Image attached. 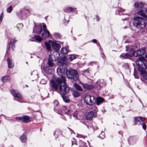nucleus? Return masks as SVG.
<instances>
[{
	"instance_id": "obj_1",
	"label": "nucleus",
	"mask_w": 147,
	"mask_h": 147,
	"mask_svg": "<svg viewBox=\"0 0 147 147\" xmlns=\"http://www.w3.org/2000/svg\"><path fill=\"white\" fill-rule=\"evenodd\" d=\"M65 64H63L59 66L57 69V72L58 75L61 77L56 79V81L58 84L65 83V78L63 76L67 71Z\"/></svg>"
},
{
	"instance_id": "obj_2",
	"label": "nucleus",
	"mask_w": 147,
	"mask_h": 147,
	"mask_svg": "<svg viewBox=\"0 0 147 147\" xmlns=\"http://www.w3.org/2000/svg\"><path fill=\"white\" fill-rule=\"evenodd\" d=\"M134 20V25L138 28L141 29L145 26L146 24L142 18L138 16L135 17Z\"/></svg>"
},
{
	"instance_id": "obj_3",
	"label": "nucleus",
	"mask_w": 147,
	"mask_h": 147,
	"mask_svg": "<svg viewBox=\"0 0 147 147\" xmlns=\"http://www.w3.org/2000/svg\"><path fill=\"white\" fill-rule=\"evenodd\" d=\"M146 61L145 59L142 57L139 58L136 61V64L138 66V70L140 72L146 68L144 63Z\"/></svg>"
},
{
	"instance_id": "obj_4",
	"label": "nucleus",
	"mask_w": 147,
	"mask_h": 147,
	"mask_svg": "<svg viewBox=\"0 0 147 147\" xmlns=\"http://www.w3.org/2000/svg\"><path fill=\"white\" fill-rule=\"evenodd\" d=\"M69 74H67L68 77L70 79L77 80L78 79V76L76 71L72 69H70L68 71Z\"/></svg>"
},
{
	"instance_id": "obj_5",
	"label": "nucleus",
	"mask_w": 147,
	"mask_h": 147,
	"mask_svg": "<svg viewBox=\"0 0 147 147\" xmlns=\"http://www.w3.org/2000/svg\"><path fill=\"white\" fill-rule=\"evenodd\" d=\"M59 93L61 95H65L68 92L69 89L68 87L64 83L63 85H61L59 87Z\"/></svg>"
},
{
	"instance_id": "obj_6",
	"label": "nucleus",
	"mask_w": 147,
	"mask_h": 147,
	"mask_svg": "<svg viewBox=\"0 0 147 147\" xmlns=\"http://www.w3.org/2000/svg\"><path fill=\"white\" fill-rule=\"evenodd\" d=\"M84 101L87 105H92L95 102V99L93 96L87 95L85 98Z\"/></svg>"
},
{
	"instance_id": "obj_7",
	"label": "nucleus",
	"mask_w": 147,
	"mask_h": 147,
	"mask_svg": "<svg viewBox=\"0 0 147 147\" xmlns=\"http://www.w3.org/2000/svg\"><path fill=\"white\" fill-rule=\"evenodd\" d=\"M43 32L42 33L41 36L44 38H46L50 36V32L47 29L46 26L45 24L43 25Z\"/></svg>"
},
{
	"instance_id": "obj_8",
	"label": "nucleus",
	"mask_w": 147,
	"mask_h": 147,
	"mask_svg": "<svg viewBox=\"0 0 147 147\" xmlns=\"http://www.w3.org/2000/svg\"><path fill=\"white\" fill-rule=\"evenodd\" d=\"M11 93L14 97L17 98L19 100L22 99V96L17 90H12L11 91Z\"/></svg>"
},
{
	"instance_id": "obj_9",
	"label": "nucleus",
	"mask_w": 147,
	"mask_h": 147,
	"mask_svg": "<svg viewBox=\"0 0 147 147\" xmlns=\"http://www.w3.org/2000/svg\"><path fill=\"white\" fill-rule=\"evenodd\" d=\"M95 114L92 111H90L86 115L85 118L87 120H91L94 117H95Z\"/></svg>"
},
{
	"instance_id": "obj_10",
	"label": "nucleus",
	"mask_w": 147,
	"mask_h": 147,
	"mask_svg": "<svg viewBox=\"0 0 147 147\" xmlns=\"http://www.w3.org/2000/svg\"><path fill=\"white\" fill-rule=\"evenodd\" d=\"M52 47L54 50L56 51H58L61 45L59 44L52 41Z\"/></svg>"
},
{
	"instance_id": "obj_11",
	"label": "nucleus",
	"mask_w": 147,
	"mask_h": 147,
	"mask_svg": "<svg viewBox=\"0 0 147 147\" xmlns=\"http://www.w3.org/2000/svg\"><path fill=\"white\" fill-rule=\"evenodd\" d=\"M52 41L49 40L48 42H45V45L48 51L51 50V45H52Z\"/></svg>"
},
{
	"instance_id": "obj_12",
	"label": "nucleus",
	"mask_w": 147,
	"mask_h": 147,
	"mask_svg": "<svg viewBox=\"0 0 147 147\" xmlns=\"http://www.w3.org/2000/svg\"><path fill=\"white\" fill-rule=\"evenodd\" d=\"M56 82H57L56 80H51V84L50 85L55 90L57 91L58 89V86Z\"/></svg>"
},
{
	"instance_id": "obj_13",
	"label": "nucleus",
	"mask_w": 147,
	"mask_h": 147,
	"mask_svg": "<svg viewBox=\"0 0 147 147\" xmlns=\"http://www.w3.org/2000/svg\"><path fill=\"white\" fill-rule=\"evenodd\" d=\"M38 30H39V34H40L42 32V28L41 26H39V25H38V26H36L35 25V27L34 28L33 32L38 33Z\"/></svg>"
},
{
	"instance_id": "obj_14",
	"label": "nucleus",
	"mask_w": 147,
	"mask_h": 147,
	"mask_svg": "<svg viewBox=\"0 0 147 147\" xmlns=\"http://www.w3.org/2000/svg\"><path fill=\"white\" fill-rule=\"evenodd\" d=\"M134 6L138 9H141L144 7V4L142 2H137L134 4Z\"/></svg>"
},
{
	"instance_id": "obj_15",
	"label": "nucleus",
	"mask_w": 147,
	"mask_h": 147,
	"mask_svg": "<svg viewBox=\"0 0 147 147\" xmlns=\"http://www.w3.org/2000/svg\"><path fill=\"white\" fill-rule=\"evenodd\" d=\"M63 109L64 110L65 113V114H67L70 116V119L71 118V114L72 113L73 111L70 109H67L65 107H64Z\"/></svg>"
},
{
	"instance_id": "obj_16",
	"label": "nucleus",
	"mask_w": 147,
	"mask_h": 147,
	"mask_svg": "<svg viewBox=\"0 0 147 147\" xmlns=\"http://www.w3.org/2000/svg\"><path fill=\"white\" fill-rule=\"evenodd\" d=\"M132 55L131 54V53H123L120 55V57L121 58L123 59L129 58Z\"/></svg>"
},
{
	"instance_id": "obj_17",
	"label": "nucleus",
	"mask_w": 147,
	"mask_h": 147,
	"mask_svg": "<svg viewBox=\"0 0 147 147\" xmlns=\"http://www.w3.org/2000/svg\"><path fill=\"white\" fill-rule=\"evenodd\" d=\"M7 62L9 68H11L13 67V64L12 62V60L11 59L9 58H7Z\"/></svg>"
},
{
	"instance_id": "obj_18",
	"label": "nucleus",
	"mask_w": 147,
	"mask_h": 147,
	"mask_svg": "<svg viewBox=\"0 0 147 147\" xmlns=\"http://www.w3.org/2000/svg\"><path fill=\"white\" fill-rule=\"evenodd\" d=\"M82 86L84 88L87 90L92 89L94 88L93 86L87 84H83Z\"/></svg>"
},
{
	"instance_id": "obj_19",
	"label": "nucleus",
	"mask_w": 147,
	"mask_h": 147,
	"mask_svg": "<svg viewBox=\"0 0 147 147\" xmlns=\"http://www.w3.org/2000/svg\"><path fill=\"white\" fill-rule=\"evenodd\" d=\"M137 14L138 15L144 17L146 19H147V16L145 14L143 10H141L138 11L137 12Z\"/></svg>"
},
{
	"instance_id": "obj_20",
	"label": "nucleus",
	"mask_w": 147,
	"mask_h": 147,
	"mask_svg": "<svg viewBox=\"0 0 147 147\" xmlns=\"http://www.w3.org/2000/svg\"><path fill=\"white\" fill-rule=\"evenodd\" d=\"M96 84L97 86L102 87L104 85V81L102 80H98L96 82Z\"/></svg>"
},
{
	"instance_id": "obj_21",
	"label": "nucleus",
	"mask_w": 147,
	"mask_h": 147,
	"mask_svg": "<svg viewBox=\"0 0 147 147\" xmlns=\"http://www.w3.org/2000/svg\"><path fill=\"white\" fill-rule=\"evenodd\" d=\"M22 121L25 123H28L30 121L29 117L27 116H24L22 117Z\"/></svg>"
},
{
	"instance_id": "obj_22",
	"label": "nucleus",
	"mask_w": 147,
	"mask_h": 147,
	"mask_svg": "<svg viewBox=\"0 0 147 147\" xmlns=\"http://www.w3.org/2000/svg\"><path fill=\"white\" fill-rule=\"evenodd\" d=\"M131 54L132 55V56L138 57L140 55V54L139 53V50L133 51L132 53H131Z\"/></svg>"
},
{
	"instance_id": "obj_23",
	"label": "nucleus",
	"mask_w": 147,
	"mask_h": 147,
	"mask_svg": "<svg viewBox=\"0 0 147 147\" xmlns=\"http://www.w3.org/2000/svg\"><path fill=\"white\" fill-rule=\"evenodd\" d=\"M140 73L142 74L143 78L144 80H147V72L145 71V70L141 71Z\"/></svg>"
},
{
	"instance_id": "obj_24",
	"label": "nucleus",
	"mask_w": 147,
	"mask_h": 147,
	"mask_svg": "<svg viewBox=\"0 0 147 147\" xmlns=\"http://www.w3.org/2000/svg\"><path fill=\"white\" fill-rule=\"evenodd\" d=\"M10 80V78L8 76H5L2 78V81L3 82H8Z\"/></svg>"
},
{
	"instance_id": "obj_25",
	"label": "nucleus",
	"mask_w": 147,
	"mask_h": 147,
	"mask_svg": "<svg viewBox=\"0 0 147 147\" xmlns=\"http://www.w3.org/2000/svg\"><path fill=\"white\" fill-rule=\"evenodd\" d=\"M20 140L22 142H25L26 140V135L23 134L20 138Z\"/></svg>"
},
{
	"instance_id": "obj_26",
	"label": "nucleus",
	"mask_w": 147,
	"mask_h": 147,
	"mask_svg": "<svg viewBox=\"0 0 147 147\" xmlns=\"http://www.w3.org/2000/svg\"><path fill=\"white\" fill-rule=\"evenodd\" d=\"M139 53L140 54V55H143L146 53V48H141L140 50H139Z\"/></svg>"
},
{
	"instance_id": "obj_27",
	"label": "nucleus",
	"mask_w": 147,
	"mask_h": 147,
	"mask_svg": "<svg viewBox=\"0 0 147 147\" xmlns=\"http://www.w3.org/2000/svg\"><path fill=\"white\" fill-rule=\"evenodd\" d=\"M135 121V124L136 125H139L140 124V118L139 117H136L134 118Z\"/></svg>"
},
{
	"instance_id": "obj_28",
	"label": "nucleus",
	"mask_w": 147,
	"mask_h": 147,
	"mask_svg": "<svg viewBox=\"0 0 147 147\" xmlns=\"http://www.w3.org/2000/svg\"><path fill=\"white\" fill-rule=\"evenodd\" d=\"M33 38L39 42H40L42 40V38L40 36L38 35L34 36Z\"/></svg>"
},
{
	"instance_id": "obj_29",
	"label": "nucleus",
	"mask_w": 147,
	"mask_h": 147,
	"mask_svg": "<svg viewBox=\"0 0 147 147\" xmlns=\"http://www.w3.org/2000/svg\"><path fill=\"white\" fill-rule=\"evenodd\" d=\"M103 101V98H102L98 97L96 99V103L98 105H99Z\"/></svg>"
},
{
	"instance_id": "obj_30",
	"label": "nucleus",
	"mask_w": 147,
	"mask_h": 147,
	"mask_svg": "<svg viewBox=\"0 0 147 147\" xmlns=\"http://www.w3.org/2000/svg\"><path fill=\"white\" fill-rule=\"evenodd\" d=\"M72 94L73 96L76 97H78L80 95V93L76 90L73 91Z\"/></svg>"
},
{
	"instance_id": "obj_31",
	"label": "nucleus",
	"mask_w": 147,
	"mask_h": 147,
	"mask_svg": "<svg viewBox=\"0 0 147 147\" xmlns=\"http://www.w3.org/2000/svg\"><path fill=\"white\" fill-rule=\"evenodd\" d=\"M74 86L75 88L77 90L80 91H82V89L81 87L79 85L75 83L74 84Z\"/></svg>"
},
{
	"instance_id": "obj_32",
	"label": "nucleus",
	"mask_w": 147,
	"mask_h": 147,
	"mask_svg": "<svg viewBox=\"0 0 147 147\" xmlns=\"http://www.w3.org/2000/svg\"><path fill=\"white\" fill-rule=\"evenodd\" d=\"M61 53L63 54H67L68 51L66 48H62L61 51Z\"/></svg>"
},
{
	"instance_id": "obj_33",
	"label": "nucleus",
	"mask_w": 147,
	"mask_h": 147,
	"mask_svg": "<svg viewBox=\"0 0 147 147\" xmlns=\"http://www.w3.org/2000/svg\"><path fill=\"white\" fill-rule=\"evenodd\" d=\"M61 95L64 101L65 102H68L70 100L67 97L64 96L63 95Z\"/></svg>"
},
{
	"instance_id": "obj_34",
	"label": "nucleus",
	"mask_w": 147,
	"mask_h": 147,
	"mask_svg": "<svg viewBox=\"0 0 147 147\" xmlns=\"http://www.w3.org/2000/svg\"><path fill=\"white\" fill-rule=\"evenodd\" d=\"M92 109L93 110L92 111L94 113V114H95V113H96L98 111L97 108L94 105L92 107Z\"/></svg>"
},
{
	"instance_id": "obj_35",
	"label": "nucleus",
	"mask_w": 147,
	"mask_h": 147,
	"mask_svg": "<svg viewBox=\"0 0 147 147\" xmlns=\"http://www.w3.org/2000/svg\"><path fill=\"white\" fill-rule=\"evenodd\" d=\"M76 58V56L74 55H69V60L71 61L73 60Z\"/></svg>"
},
{
	"instance_id": "obj_36",
	"label": "nucleus",
	"mask_w": 147,
	"mask_h": 147,
	"mask_svg": "<svg viewBox=\"0 0 147 147\" xmlns=\"http://www.w3.org/2000/svg\"><path fill=\"white\" fill-rule=\"evenodd\" d=\"M126 51H132L133 50V48L132 47H130L129 46H126Z\"/></svg>"
},
{
	"instance_id": "obj_37",
	"label": "nucleus",
	"mask_w": 147,
	"mask_h": 147,
	"mask_svg": "<svg viewBox=\"0 0 147 147\" xmlns=\"http://www.w3.org/2000/svg\"><path fill=\"white\" fill-rule=\"evenodd\" d=\"M80 147H86V146L85 145V142L81 141L80 143Z\"/></svg>"
},
{
	"instance_id": "obj_38",
	"label": "nucleus",
	"mask_w": 147,
	"mask_h": 147,
	"mask_svg": "<svg viewBox=\"0 0 147 147\" xmlns=\"http://www.w3.org/2000/svg\"><path fill=\"white\" fill-rule=\"evenodd\" d=\"M105 133L103 132H102L99 135L100 138L102 139L105 138Z\"/></svg>"
},
{
	"instance_id": "obj_39",
	"label": "nucleus",
	"mask_w": 147,
	"mask_h": 147,
	"mask_svg": "<svg viewBox=\"0 0 147 147\" xmlns=\"http://www.w3.org/2000/svg\"><path fill=\"white\" fill-rule=\"evenodd\" d=\"M78 114L77 111H76L73 114V117L75 119H77V115Z\"/></svg>"
},
{
	"instance_id": "obj_40",
	"label": "nucleus",
	"mask_w": 147,
	"mask_h": 147,
	"mask_svg": "<svg viewBox=\"0 0 147 147\" xmlns=\"http://www.w3.org/2000/svg\"><path fill=\"white\" fill-rule=\"evenodd\" d=\"M67 9L68 11L70 12H72L75 11L76 10V9L75 8H72V7H69Z\"/></svg>"
},
{
	"instance_id": "obj_41",
	"label": "nucleus",
	"mask_w": 147,
	"mask_h": 147,
	"mask_svg": "<svg viewBox=\"0 0 147 147\" xmlns=\"http://www.w3.org/2000/svg\"><path fill=\"white\" fill-rule=\"evenodd\" d=\"M12 8L11 6H9V7L7 9V11L8 13H10L12 10Z\"/></svg>"
},
{
	"instance_id": "obj_42",
	"label": "nucleus",
	"mask_w": 147,
	"mask_h": 147,
	"mask_svg": "<svg viewBox=\"0 0 147 147\" xmlns=\"http://www.w3.org/2000/svg\"><path fill=\"white\" fill-rule=\"evenodd\" d=\"M48 64L49 67H52L53 65V63L50 61H48Z\"/></svg>"
},
{
	"instance_id": "obj_43",
	"label": "nucleus",
	"mask_w": 147,
	"mask_h": 147,
	"mask_svg": "<svg viewBox=\"0 0 147 147\" xmlns=\"http://www.w3.org/2000/svg\"><path fill=\"white\" fill-rule=\"evenodd\" d=\"M142 127L143 129L145 130L146 128V125L144 123H143L142 124Z\"/></svg>"
},
{
	"instance_id": "obj_44",
	"label": "nucleus",
	"mask_w": 147,
	"mask_h": 147,
	"mask_svg": "<svg viewBox=\"0 0 147 147\" xmlns=\"http://www.w3.org/2000/svg\"><path fill=\"white\" fill-rule=\"evenodd\" d=\"M59 104V102L57 100H55L54 101V105L55 106H57Z\"/></svg>"
},
{
	"instance_id": "obj_45",
	"label": "nucleus",
	"mask_w": 147,
	"mask_h": 147,
	"mask_svg": "<svg viewBox=\"0 0 147 147\" xmlns=\"http://www.w3.org/2000/svg\"><path fill=\"white\" fill-rule=\"evenodd\" d=\"M49 69V67L47 66H45L43 67V69L45 71H47Z\"/></svg>"
},
{
	"instance_id": "obj_46",
	"label": "nucleus",
	"mask_w": 147,
	"mask_h": 147,
	"mask_svg": "<svg viewBox=\"0 0 147 147\" xmlns=\"http://www.w3.org/2000/svg\"><path fill=\"white\" fill-rule=\"evenodd\" d=\"M139 117L142 121L143 122L145 120V119L144 118L142 117Z\"/></svg>"
},
{
	"instance_id": "obj_47",
	"label": "nucleus",
	"mask_w": 147,
	"mask_h": 147,
	"mask_svg": "<svg viewBox=\"0 0 147 147\" xmlns=\"http://www.w3.org/2000/svg\"><path fill=\"white\" fill-rule=\"evenodd\" d=\"M16 119L17 120L22 121V117H16Z\"/></svg>"
},
{
	"instance_id": "obj_48",
	"label": "nucleus",
	"mask_w": 147,
	"mask_h": 147,
	"mask_svg": "<svg viewBox=\"0 0 147 147\" xmlns=\"http://www.w3.org/2000/svg\"><path fill=\"white\" fill-rule=\"evenodd\" d=\"M3 18V13H2L1 14V15L0 16V20H2Z\"/></svg>"
},
{
	"instance_id": "obj_49",
	"label": "nucleus",
	"mask_w": 147,
	"mask_h": 147,
	"mask_svg": "<svg viewBox=\"0 0 147 147\" xmlns=\"http://www.w3.org/2000/svg\"><path fill=\"white\" fill-rule=\"evenodd\" d=\"M96 19L97 21H99V17L97 16H96Z\"/></svg>"
},
{
	"instance_id": "obj_50",
	"label": "nucleus",
	"mask_w": 147,
	"mask_h": 147,
	"mask_svg": "<svg viewBox=\"0 0 147 147\" xmlns=\"http://www.w3.org/2000/svg\"><path fill=\"white\" fill-rule=\"evenodd\" d=\"M77 137L79 138H81L82 137V136L81 135L78 134Z\"/></svg>"
},
{
	"instance_id": "obj_51",
	"label": "nucleus",
	"mask_w": 147,
	"mask_h": 147,
	"mask_svg": "<svg viewBox=\"0 0 147 147\" xmlns=\"http://www.w3.org/2000/svg\"><path fill=\"white\" fill-rule=\"evenodd\" d=\"M119 10L120 12H123V11H125V10L124 9H122L121 8H120V9Z\"/></svg>"
},
{
	"instance_id": "obj_52",
	"label": "nucleus",
	"mask_w": 147,
	"mask_h": 147,
	"mask_svg": "<svg viewBox=\"0 0 147 147\" xmlns=\"http://www.w3.org/2000/svg\"><path fill=\"white\" fill-rule=\"evenodd\" d=\"M84 71L85 72H86V73H89V70L88 69L84 70Z\"/></svg>"
},
{
	"instance_id": "obj_53",
	"label": "nucleus",
	"mask_w": 147,
	"mask_h": 147,
	"mask_svg": "<svg viewBox=\"0 0 147 147\" xmlns=\"http://www.w3.org/2000/svg\"><path fill=\"white\" fill-rule=\"evenodd\" d=\"M101 55V57H102V58H103V59L105 58V56L104 54H102Z\"/></svg>"
},
{
	"instance_id": "obj_54",
	"label": "nucleus",
	"mask_w": 147,
	"mask_h": 147,
	"mask_svg": "<svg viewBox=\"0 0 147 147\" xmlns=\"http://www.w3.org/2000/svg\"><path fill=\"white\" fill-rule=\"evenodd\" d=\"M17 41V40L15 38H14L13 40V44H14Z\"/></svg>"
},
{
	"instance_id": "obj_55",
	"label": "nucleus",
	"mask_w": 147,
	"mask_h": 147,
	"mask_svg": "<svg viewBox=\"0 0 147 147\" xmlns=\"http://www.w3.org/2000/svg\"><path fill=\"white\" fill-rule=\"evenodd\" d=\"M92 42L94 43H95L97 42V40L96 39H93L92 40Z\"/></svg>"
},
{
	"instance_id": "obj_56",
	"label": "nucleus",
	"mask_w": 147,
	"mask_h": 147,
	"mask_svg": "<svg viewBox=\"0 0 147 147\" xmlns=\"http://www.w3.org/2000/svg\"><path fill=\"white\" fill-rule=\"evenodd\" d=\"M54 35L55 36H59V34L57 33H55L54 34Z\"/></svg>"
},
{
	"instance_id": "obj_57",
	"label": "nucleus",
	"mask_w": 147,
	"mask_h": 147,
	"mask_svg": "<svg viewBox=\"0 0 147 147\" xmlns=\"http://www.w3.org/2000/svg\"><path fill=\"white\" fill-rule=\"evenodd\" d=\"M11 43V40H10V41H9V45H10Z\"/></svg>"
},
{
	"instance_id": "obj_58",
	"label": "nucleus",
	"mask_w": 147,
	"mask_h": 147,
	"mask_svg": "<svg viewBox=\"0 0 147 147\" xmlns=\"http://www.w3.org/2000/svg\"><path fill=\"white\" fill-rule=\"evenodd\" d=\"M134 76H135V78H138L136 76L135 74H134Z\"/></svg>"
},
{
	"instance_id": "obj_59",
	"label": "nucleus",
	"mask_w": 147,
	"mask_h": 147,
	"mask_svg": "<svg viewBox=\"0 0 147 147\" xmlns=\"http://www.w3.org/2000/svg\"><path fill=\"white\" fill-rule=\"evenodd\" d=\"M19 25H20V26H22V24H18L17 25V26H19Z\"/></svg>"
},
{
	"instance_id": "obj_60",
	"label": "nucleus",
	"mask_w": 147,
	"mask_h": 147,
	"mask_svg": "<svg viewBox=\"0 0 147 147\" xmlns=\"http://www.w3.org/2000/svg\"><path fill=\"white\" fill-rule=\"evenodd\" d=\"M61 117L63 118L64 120H66V119H65V117Z\"/></svg>"
},
{
	"instance_id": "obj_61",
	"label": "nucleus",
	"mask_w": 147,
	"mask_h": 147,
	"mask_svg": "<svg viewBox=\"0 0 147 147\" xmlns=\"http://www.w3.org/2000/svg\"><path fill=\"white\" fill-rule=\"evenodd\" d=\"M55 54L56 55H59V53H58V52H55Z\"/></svg>"
},
{
	"instance_id": "obj_62",
	"label": "nucleus",
	"mask_w": 147,
	"mask_h": 147,
	"mask_svg": "<svg viewBox=\"0 0 147 147\" xmlns=\"http://www.w3.org/2000/svg\"><path fill=\"white\" fill-rule=\"evenodd\" d=\"M26 10L29 12V13H30V10L29 9H26Z\"/></svg>"
},
{
	"instance_id": "obj_63",
	"label": "nucleus",
	"mask_w": 147,
	"mask_h": 147,
	"mask_svg": "<svg viewBox=\"0 0 147 147\" xmlns=\"http://www.w3.org/2000/svg\"><path fill=\"white\" fill-rule=\"evenodd\" d=\"M145 11L146 13L147 14V8H146V9Z\"/></svg>"
},
{
	"instance_id": "obj_64",
	"label": "nucleus",
	"mask_w": 147,
	"mask_h": 147,
	"mask_svg": "<svg viewBox=\"0 0 147 147\" xmlns=\"http://www.w3.org/2000/svg\"><path fill=\"white\" fill-rule=\"evenodd\" d=\"M58 59V58L57 57H55V60H57Z\"/></svg>"
}]
</instances>
